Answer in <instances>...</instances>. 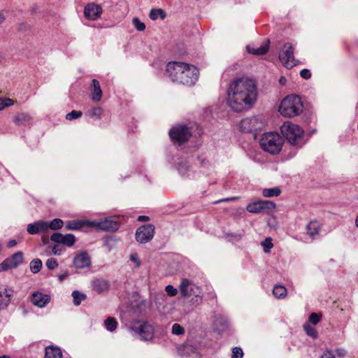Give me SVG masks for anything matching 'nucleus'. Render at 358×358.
<instances>
[{
  "mask_svg": "<svg viewBox=\"0 0 358 358\" xmlns=\"http://www.w3.org/2000/svg\"><path fill=\"white\" fill-rule=\"evenodd\" d=\"M169 136L176 143L181 145L187 142L192 134L189 128L185 124H177L169 130Z\"/></svg>",
  "mask_w": 358,
  "mask_h": 358,
  "instance_id": "7",
  "label": "nucleus"
},
{
  "mask_svg": "<svg viewBox=\"0 0 358 358\" xmlns=\"http://www.w3.org/2000/svg\"><path fill=\"white\" fill-rule=\"evenodd\" d=\"M27 231L29 234L35 235L47 231L45 221H37L27 225Z\"/></svg>",
  "mask_w": 358,
  "mask_h": 358,
  "instance_id": "20",
  "label": "nucleus"
},
{
  "mask_svg": "<svg viewBox=\"0 0 358 358\" xmlns=\"http://www.w3.org/2000/svg\"><path fill=\"white\" fill-rule=\"evenodd\" d=\"M257 87L253 80L239 78L233 80L227 89V102L235 112L250 108L256 101Z\"/></svg>",
  "mask_w": 358,
  "mask_h": 358,
  "instance_id": "1",
  "label": "nucleus"
},
{
  "mask_svg": "<svg viewBox=\"0 0 358 358\" xmlns=\"http://www.w3.org/2000/svg\"><path fill=\"white\" fill-rule=\"evenodd\" d=\"M134 27L139 31H142L145 29V24L142 22L138 17H134L132 20Z\"/></svg>",
  "mask_w": 358,
  "mask_h": 358,
  "instance_id": "41",
  "label": "nucleus"
},
{
  "mask_svg": "<svg viewBox=\"0 0 358 358\" xmlns=\"http://www.w3.org/2000/svg\"><path fill=\"white\" fill-rule=\"evenodd\" d=\"M50 240L57 243H62L68 247H72L76 243V237L72 234L63 235L61 233L55 232L50 236Z\"/></svg>",
  "mask_w": 358,
  "mask_h": 358,
  "instance_id": "15",
  "label": "nucleus"
},
{
  "mask_svg": "<svg viewBox=\"0 0 358 358\" xmlns=\"http://www.w3.org/2000/svg\"><path fill=\"white\" fill-rule=\"evenodd\" d=\"M13 292L11 288L0 286V310L6 309L9 306Z\"/></svg>",
  "mask_w": 358,
  "mask_h": 358,
  "instance_id": "17",
  "label": "nucleus"
},
{
  "mask_svg": "<svg viewBox=\"0 0 358 358\" xmlns=\"http://www.w3.org/2000/svg\"><path fill=\"white\" fill-rule=\"evenodd\" d=\"M83 226V224L80 221H69L66 224V228L69 230H76L80 229Z\"/></svg>",
  "mask_w": 358,
  "mask_h": 358,
  "instance_id": "35",
  "label": "nucleus"
},
{
  "mask_svg": "<svg viewBox=\"0 0 358 358\" xmlns=\"http://www.w3.org/2000/svg\"><path fill=\"white\" fill-rule=\"evenodd\" d=\"M0 358H11V357L8 355H2V356H0Z\"/></svg>",
  "mask_w": 358,
  "mask_h": 358,
  "instance_id": "59",
  "label": "nucleus"
},
{
  "mask_svg": "<svg viewBox=\"0 0 358 358\" xmlns=\"http://www.w3.org/2000/svg\"><path fill=\"white\" fill-rule=\"evenodd\" d=\"M303 107L299 96L289 95L281 101L279 112L284 117H292L299 115L302 112Z\"/></svg>",
  "mask_w": 358,
  "mask_h": 358,
  "instance_id": "4",
  "label": "nucleus"
},
{
  "mask_svg": "<svg viewBox=\"0 0 358 358\" xmlns=\"http://www.w3.org/2000/svg\"><path fill=\"white\" fill-rule=\"evenodd\" d=\"M165 291L170 296H175L178 294V289L171 285H168L165 287Z\"/></svg>",
  "mask_w": 358,
  "mask_h": 358,
  "instance_id": "46",
  "label": "nucleus"
},
{
  "mask_svg": "<svg viewBox=\"0 0 358 358\" xmlns=\"http://www.w3.org/2000/svg\"><path fill=\"white\" fill-rule=\"evenodd\" d=\"M148 220H149V217L148 216H145V215H140L138 217V221L144 222V221H148Z\"/></svg>",
  "mask_w": 358,
  "mask_h": 358,
  "instance_id": "54",
  "label": "nucleus"
},
{
  "mask_svg": "<svg viewBox=\"0 0 358 358\" xmlns=\"http://www.w3.org/2000/svg\"><path fill=\"white\" fill-rule=\"evenodd\" d=\"M303 329L306 333L313 338H316L317 337V331L316 329L309 324H304Z\"/></svg>",
  "mask_w": 358,
  "mask_h": 358,
  "instance_id": "37",
  "label": "nucleus"
},
{
  "mask_svg": "<svg viewBox=\"0 0 358 358\" xmlns=\"http://www.w3.org/2000/svg\"><path fill=\"white\" fill-rule=\"evenodd\" d=\"M336 354L339 357H344L347 355V351L344 348H337Z\"/></svg>",
  "mask_w": 358,
  "mask_h": 358,
  "instance_id": "50",
  "label": "nucleus"
},
{
  "mask_svg": "<svg viewBox=\"0 0 358 358\" xmlns=\"http://www.w3.org/2000/svg\"><path fill=\"white\" fill-rule=\"evenodd\" d=\"M185 333L184 328L179 324L175 323L172 326V334L175 335H182Z\"/></svg>",
  "mask_w": 358,
  "mask_h": 358,
  "instance_id": "42",
  "label": "nucleus"
},
{
  "mask_svg": "<svg viewBox=\"0 0 358 358\" xmlns=\"http://www.w3.org/2000/svg\"><path fill=\"white\" fill-rule=\"evenodd\" d=\"M261 245H262L265 253L270 252L271 249L273 247L272 239L270 237L266 238L263 241H262Z\"/></svg>",
  "mask_w": 358,
  "mask_h": 358,
  "instance_id": "36",
  "label": "nucleus"
},
{
  "mask_svg": "<svg viewBox=\"0 0 358 358\" xmlns=\"http://www.w3.org/2000/svg\"><path fill=\"white\" fill-rule=\"evenodd\" d=\"M320 358H335V355L331 350H327L320 357Z\"/></svg>",
  "mask_w": 358,
  "mask_h": 358,
  "instance_id": "49",
  "label": "nucleus"
},
{
  "mask_svg": "<svg viewBox=\"0 0 358 358\" xmlns=\"http://www.w3.org/2000/svg\"><path fill=\"white\" fill-rule=\"evenodd\" d=\"M178 170L180 174L185 177L189 170V162L185 159H180L178 164Z\"/></svg>",
  "mask_w": 358,
  "mask_h": 358,
  "instance_id": "28",
  "label": "nucleus"
},
{
  "mask_svg": "<svg viewBox=\"0 0 358 358\" xmlns=\"http://www.w3.org/2000/svg\"><path fill=\"white\" fill-rule=\"evenodd\" d=\"M45 358H62V352L59 348L49 345L45 349Z\"/></svg>",
  "mask_w": 358,
  "mask_h": 358,
  "instance_id": "24",
  "label": "nucleus"
},
{
  "mask_svg": "<svg viewBox=\"0 0 358 358\" xmlns=\"http://www.w3.org/2000/svg\"><path fill=\"white\" fill-rule=\"evenodd\" d=\"M129 329L144 341H150L154 337L155 328L151 323L146 321H135L131 324Z\"/></svg>",
  "mask_w": 358,
  "mask_h": 358,
  "instance_id": "6",
  "label": "nucleus"
},
{
  "mask_svg": "<svg viewBox=\"0 0 358 358\" xmlns=\"http://www.w3.org/2000/svg\"><path fill=\"white\" fill-rule=\"evenodd\" d=\"M23 262V252H17L0 264V272L17 267Z\"/></svg>",
  "mask_w": 358,
  "mask_h": 358,
  "instance_id": "14",
  "label": "nucleus"
},
{
  "mask_svg": "<svg viewBox=\"0 0 358 358\" xmlns=\"http://www.w3.org/2000/svg\"><path fill=\"white\" fill-rule=\"evenodd\" d=\"M69 275V273L68 271H65L58 275V279L59 282H62Z\"/></svg>",
  "mask_w": 358,
  "mask_h": 358,
  "instance_id": "51",
  "label": "nucleus"
},
{
  "mask_svg": "<svg viewBox=\"0 0 358 358\" xmlns=\"http://www.w3.org/2000/svg\"><path fill=\"white\" fill-rule=\"evenodd\" d=\"M279 59L287 69L292 68L297 64V61L294 57V47L292 43L284 44L283 50L279 54Z\"/></svg>",
  "mask_w": 358,
  "mask_h": 358,
  "instance_id": "9",
  "label": "nucleus"
},
{
  "mask_svg": "<svg viewBox=\"0 0 358 358\" xmlns=\"http://www.w3.org/2000/svg\"><path fill=\"white\" fill-rule=\"evenodd\" d=\"M31 117L26 113H20L14 117V122L18 125H27L29 124L31 121Z\"/></svg>",
  "mask_w": 358,
  "mask_h": 358,
  "instance_id": "25",
  "label": "nucleus"
},
{
  "mask_svg": "<svg viewBox=\"0 0 358 358\" xmlns=\"http://www.w3.org/2000/svg\"><path fill=\"white\" fill-rule=\"evenodd\" d=\"M156 299L164 301L166 299V295L163 292H159L156 295Z\"/></svg>",
  "mask_w": 358,
  "mask_h": 358,
  "instance_id": "53",
  "label": "nucleus"
},
{
  "mask_svg": "<svg viewBox=\"0 0 358 358\" xmlns=\"http://www.w3.org/2000/svg\"><path fill=\"white\" fill-rule=\"evenodd\" d=\"M130 260L136 264L135 268H139L141 266V262L138 258V255L136 253H133L130 255Z\"/></svg>",
  "mask_w": 358,
  "mask_h": 358,
  "instance_id": "47",
  "label": "nucleus"
},
{
  "mask_svg": "<svg viewBox=\"0 0 358 358\" xmlns=\"http://www.w3.org/2000/svg\"><path fill=\"white\" fill-rule=\"evenodd\" d=\"M93 289L98 293L103 292L110 287L109 282L102 278L95 279L92 281Z\"/></svg>",
  "mask_w": 358,
  "mask_h": 358,
  "instance_id": "23",
  "label": "nucleus"
},
{
  "mask_svg": "<svg viewBox=\"0 0 358 358\" xmlns=\"http://www.w3.org/2000/svg\"><path fill=\"white\" fill-rule=\"evenodd\" d=\"M263 125L264 123L257 116H252L242 120L239 124V128L243 132L250 133L262 129Z\"/></svg>",
  "mask_w": 358,
  "mask_h": 358,
  "instance_id": "11",
  "label": "nucleus"
},
{
  "mask_svg": "<svg viewBox=\"0 0 358 358\" xmlns=\"http://www.w3.org/2000/svg\"><path fill=\"white\" fill-rule=\"evenodd\" d=\"M92 87L91 98L92 101L98 102L101 100L102 96V90L99 82L96 79H93L92 81Z\"/></svg>",
  "mask_w": 358,
  "mask_h": 358,
  "instance_id": "22",
  "label": "nucleus"
},
{
  "mask_svg": "<svg viewBox=\"0 0 358 358\" xmlns=\"http://www.w3.org/2000/svg\"><path fill=\"white\" fill-rule=\"evenodd\" d=\"M285 79L284 78H281L280 79V83L281 84H284V83H285Z\"/></svg>",
  "mask_w": 358,
  "mask_h": 358,
  "instance_id": "58",
  "label": "nucleus"
},
{
  "mask_svg": "<svg viewBox=\"0 0 358 358\" xmlns=\"http://www.w3.org/2000/svg\"><path fill=\"white\" fill-rule=\"evenodd\" d=\"M102 13V8L101 6L95 3L87 4L84 10V15L88 20H96Z\"/></svg>",
  "mask_w": 358,
  "mask_h": 358,
  "instance_id": "18",
  "label": "nucleus"
},
{
  "mask_svg": "<svg viewBox=\"0 0 358 358\" xmlns=\"http://www.w3.org/2000/svg\"><path fill=\"white\" fill-rule=\"evenodd\" d=\"M357 129H358V124H357Z\"/></svg>",
  "mask_w": 358,
  "mask_h": 358,
  "instance_id": "61",
  "label": "nucleus"
},
{
  "mask_svg": "<svg viewBox=\"0 0 358 358\" xmlns=\"http://www.w3.org/2000/svg\"><path fill=\"white\" fill-rule=\"evenodd\" d=\"M280 131L288 143L296 149L301 148L306 143L303 130L299 125L286 122L280 127Z\"/></svg>",
  "mask_w": 358,
  "mask_h": 358,
  "instance_id": "3",
  "label": "nucleus"
},
{
  "mask_svg": "<svg viewBox=\"0 0 358 358\" xmlns=\"http://www.w3.org/2000/svg\"><path fill=\"white\" fill-rule=\"evenodd\" d=\"M179 291L182 297L187 298L192 295L199 297L201 294L200 288L193 281L182 278L179 285Z\"/></svg>",
  "mask_w": 358,
  "mask_h": 358,
  "instance_id": "10",
  "label": "nucleus"
},
{
  "mask_svg": "<svg viewBox=\"0 0 358 358\" xmlns=\"http://www.w3.org/2000/svg\"><path fill=\"white\" fill-rule=\"evenodd\" d=\"M230 200H231V199L227 198V199H222V200L217 201H215V203H220L222 201H230Z\"/></svg>",
  "mask_w": 358,
  "mask_h": 358,
  "instance_id": "57",
  "label": "nucleus"
},
{
  "mask_svg": "<svg viewBox=\"0 0 358 358\" xmlns=\"http://www.w3.org/2000/svg\"><path fill=\"white\" fill-rule=\"evenodd\" d=\"M275 208V203L271 201L259 199L255 202L249 203L246 209L252 213H260L266 210H271Z\"/></svg>",
  "mask_w": 358,
  "mask_h": 358,
  "instance_id": "13",
  "label": "nucleus"
},
{
  "mask_svg": "<svg viewBox=\"0 0 358 358\" xmlns=\"http://www.w3.org/2000/svg\"><path fill=\"white\" fill-rule=\"evenodd\" d=\"M16 245H17V241H16L15 240H14V239L10 240V241L8 242V246L9 248L14 247V246H15Z\"/></svg>",
  "mask_w": 358,
  "mask_h": 358,
  "instance_id": "55",
  "label": "nucleus"
},
{
  "mask_svg": "<svg viewBox=\"0 0 358 358\" xmlns=\"http://www.w3.org/2000/svg\"><path fill=\"white\" fill-rule=\"evenodd\" d=\"M155 226L151 224H143L136 231V239L140 243H145L152 239L155 234Z\"/></svg>",
  "mask_w": 358,
  "mask_h": 358,
  "instance_id": "12",
  "label": "nucleus"
},
{
  "mask_svg": "<svg viewBox=\"0 0 358 358\" xmlns=\"http://www.w3.org/2000/svg\"><path fill=\"white\" fill-rule=\"evenodd\" d=\"M4 20H5L4 15L1 13H0V24L1 23H3L4 22Z\"/></svg>",
  "mask_w": 358,
  "mask_h": 358,
  "instance_id": "56",
  "label": "nucleus"
},
{
  "mask_svg": "<svg viewBox=\"0 0 358 358\" xmlns=\"http://www.w3.org/2000/svg\"><path fill=\"white\" fill-rule=\"evenodd\" d=\"M281 190L279 187L266 188L262 191V195L264 197L278 196L280 194Z\"/></svg>",
  "mask_w": 358,
  "mask_h": 358,
  "instance_id": "30",
  "label": "nucleus"
},
{
  "mask_svg": "<svg viewBox=\"0 0 358 358\" xmlns=\"http://www.w3.org/2000/svg\"><path fill=\"white\" fill-rule=\"evenodd\" d=\"M320 224L317 221H311L306 227L307 234L313 238L319 234Z\"/></svg>",
  "mask_w": 358,
  "mask_h": 358,
  "instance_id": "26",
  "label": "nucleus"
},
{
  "mask_svg": "<svg viewBox=\"0 0 358 358\" xmlns=\"http://www.w3.org/2000/svg\"><path fill=\"white\" fill-rule=\"evenodd\" d=\"M45 265L49 270H53L58 266V262L55 258H49L46 261Z\"/></svg>",
  "mask_w": 358,
  "mask_h": 358,
  "instance_id": "44",
  "label": "nucleus"
},
{
  "mask_svg": "<svg viewBox=\"0 0 358 358\" xmlns=\"http://www.w3.org/2000/svg\"><path fill=\"white\" fill-rule=\"evenodd\" d=\"M322 314L313 313L310 315L308 320L311 324L316 325L320 322Z\"/></svg>",
  "mask_w": 358,
  "mask_h": 358,
  "instance_id": "39",
  "label": "nucleus"
},
{
  "mask_svg": "<svg viewBox=\"0 0 358 358\" xmlns=\"http://www.w3.org/2000/svg\"><path fill=\"white\" fill-rule=\"evenodd\" d=\"M149 16H150V18L152 20H156L159 17L164 20L166 17V13L161 8H159V9L152 8L150 11Z\"/></svg>",
  "mask_w": 358,
  "mask_h": 358,
  "instance_id": "32",
  "label": "nucleus"
},
{
  "mask_svg": "<svg viewBox=\"0 0 358 358\" xmlns=\"http://www.w3.org/2000/svg\"><path fill=\"white\" fill-rule=\"evenodd\" d=\"M73 266L78 269L88 268L91 266V259L86 251L81 252L73 258Z\"/></svg>",
  "mask_w": 358,
  "mask_h": 358,
  "instance_id": "16",
  "label": "nucleus"
},
{
  "mask_svg": "<svg viewBox=\"0 0 358 358\" xmlns=\"http://www.w3.org/2000/svg\"><path fill=\"white\" fill-rule=\"evenodd\" d=\"M262 149L271 155L278 154L283 145V139L277 132L264 134L259 141Z\"/></svg>",
  "mask_w": 358,
  "mask_h": 358,
  "instance_id": "5",
  "label": "nucleus"
},
{
  "mask_svg": "<svg viewBox=\"0 0 358 358\" xmlns=\"http://www.w3.org/2000/svg\"><path fill=\"white\" fill-rule=\"evenodd\" d=\"M273 295L278 299H282L287 295V289L280 285L274 286L273 289Z\"/></svg>",
  "mask_w": 358,
  "mask_h": 358,
  "instance_id": "31",
  "label": "nucleus"
},
{
  "mask_svg": "<svg viewBox=\"0 0 358 358\" xmlns=\"http://www.w3.org/2000/svg\"><path fill=\"white\" fill-rule=\"evenodd\" d=\"M71 296L73 297V303L76 306H79L81 302L85 300L87 298L85 294L78 290H73L72 292Z\"/></svg>",
  "mask_w": 358,
  "mask_h": 358,
  "instance_id": "27",
  "label": "nucleus"
},
{
  "mask_svg": "<svg viewBox=\"0 0 358 358\" xmlns=\"http://www.w3.org/2000/svg\"><path fill=\"white\" fill-rule=\"evenodd\" d=\"M52 253L55 255H60L62 254V250L58 248V245H55L52 247Z\"/></svg>",
  "mask_w": 358,
  "mask_h": 358,
  "instance_id": "52",
  "label": "nucleus"
},
{
  "mask_svg": "<svg viewBox=\"0 0 358 358\" xmlns=\"http://www.w3.org/2000/svg\"><path fill=\"white\" fill-rule=\"evenodd\" d=\"M42 265V261L40 259H34L30 262V270L33 273H37L41 271Z\"/></svg>",
  "mask_w": 358,
  "mask_h": 358,
  "instance_id": "34",
  "label": "nucleus"
},
{
  "mask_svg": "<svg viewBox=\"0 0 358 358\" xmlns=\"http://www.w3.org/2000/svg\"><path fill=\"white\" fill-rule=\"evenodd\" d=\"M13 104V101L9 98L0 99V110Z\"/></svg>",
  "mask_w": 358,
  "mask_h": 358,
  "instance_id": "43",
  "label": "nucleus"
},
{
  "mask_svg": "<svg viewBox=\"0 0 358 358\" xmlns=\"http://www.w3.org/2000/svg\"><path fill=\"white\" fill-rule=\"evenodd\" d=\"M104 325L108 331L113 332L116 329L117 326V322L114 317H108L104 321Z\"/></svg>",
  "mask_w": 358,
  "mask_h": 358,
  "instance_id": "33",
  "label": "nucleus"
},
{
  "mask_svg": "<svg viewBox=\"0 0 358 358\" xmlns=\"http://www.w3.org/2000/svg\"><path fill=\"white\" fill-rule=\"evenodd\" d=\"M102 112L103 110L100 107H94L91 109V110L89 113V115L91 117H96L98 119H101Z\"/></svg>",
  "mask_w": 358,
  "mask_h": 358,
  "instance_id": "38",
  "label": "nucleus"
},
{
  "mask_svg": "<svg viewBox=\"0 0 358 358\" xmlns=\"http://www.w3.org/2000/svg\"><path fill=\"white\" fill-rule=\"evenodd\" d=\"M166 74L174 83L192 86L198 79L199 71L194 65L173 61L166 64Z\"/></svg>",
  "mask_w": 358,
  "mask_h": 358,
  "instance_id": "2",
  "label": "nucleus"
},
{
  "mask_svg": "<svg viewBox=\"0 0 358 358\" xmlns=\"http://www.w3.org/2000/svg\"><path fill=\"white\" fill-rule=\"evenodd\" d=\"M87 226L106 231H115L120 226V222L114 217H108L100 220L88 221Z\"/></svg>",
  "mask_w": 358,
  "mask_h": 358,
  "instance_id": "8",
  "label": "nucleus"
},
{
  "mask_svg": "<svg viewBox=\"0 0 358 358\" xmlns=\"http://www.w3.org/2000/svg\"><path fill=\"white\" fill-rule=\"evenodd\" d=\"M243 352L239 347H234L232 349L231 358H243Z\"/></svg>",
  "mask_w": 358,
  "mask_h": 358,
  "instance_id": "45",
  "label": "nucleus"
},
{
  "mask_svg": "<svg viewBox=\"0 0 358 358\" xmlns=\"http://www.w3.org/2000/svg\"><path fill=\"white\" fill-rule=\"evenodd\" d=\"M47 224V231L48 229L57 230L63 227L64 222L59 218H55L53 220L48 222L45 221Z\"/></svg>",
  "mask_w": 358,
  "mask_h": 358,
  "instance_id": "29",
  "label": "nucleus"
},
{
  "mask_svg": "<svg viewBox=\"0 0 358 358\" xmlns=\"http://www.w3.org/2000/svg\"><path fill=\"white\" fill-rule=\"evenodd\" d=\"M268 48H269V41L267 40L266 43L261 45L258 48H255L251 45H248L247 50L250 54L257 55V56H260V55H265L268 52Z\"/></svg>",
  "mask_w": 358,
  "mask_h": 358,
  "instance_id": "21",
  "label": "nucleus"
},
{
  "mask_svg": "<svg viewBox=\"0 0 358 358\" xmlns=\"http://www.w3.org/2000/svg\"><path fill=\"white\" fill-rule=\"evenodd\" d=\"M300 76L301 78L308 80L311 77V73L309 69H303L300 71Z\"/></svg>",
  "mask_w": 358,
  "mask_h": 358,
  "instance_id": "48",
  "label": "nucleus"
},
{
  "mask_svg": "<svg viewBox=\"0 0 358 358\" xmlns=\"http://www.w3.org/2000/svg\"><path fill=\"white\" fill-rule=\"evenodd\" d=\"M50 297L49 295L39 292H35L31 296V303L39 308L45 307L50 302Z\"/></svg>",
  "mask_w": 358,
  "mask_h": 358,
  "instance_id": "19",
  "label": "nucleus"
},
{
  "mask_svg": "<svg viewBox=\"0 0 358 358\" xmlns=\"http://www.w3.org/2000/svg\"><path fill=\"white\" fill-rule=\"evenodd\" d=\"M83 115V113L79 110H72L71 112L66 115V119L67 120H73L80 117Z\"/></svg>",
  "mask_w": 358,
  "mask_h": 358,
  "instance_id": "40",
  "label": "nucleus"
},
{
  "mask_svg": "<svg viewBox=\"0 0 358 358\" xmlns=\"http://www.w3.org/2000/svg\"><path fill=\"white\" fill-rule=\"evenodd\" d=\"M355 224H356V226L358 227V217H357V219L355 220Z\"/></svg>",
  "mask_w": 358,
  "mask_h": 358,
  "instance_id": "60",
  "label": "nucleus"
}]
</instances>
